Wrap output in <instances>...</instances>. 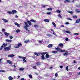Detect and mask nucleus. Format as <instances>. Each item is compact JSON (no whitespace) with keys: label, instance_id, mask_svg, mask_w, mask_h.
<instances>
[{"label":"nucleus","instance_id":"f257e3e1","mask_svg":"<svg viewBox=\"0 0 80 80\" xmlns=\"http://www.w3.org/2000/svg\"><path fill=\"white\" fill-rule=\"evenodd\" d=\"M31 22H34V23H36L37 21L34 19H31L30 20V21H27V22L28 23L29 25H32V23H31Z\"/></svg>","mask_w":80,"mask_h":80},{"label":"nucleus","instance_id":"f03ea898","mask_svg":"<svg viewBox=\"0 0 80 80\" xmlns=\"http://www.w3.org/2000/svg\"><path fill=\"white\" fill-rule=\"evenodd\" d=\"M22 46V43H20L18 44H16V45L14 46V48H20V47Z\"/></svg>","mask_w":80,"mask_h":80},{"label":"nucleus","instance_id":"7ed1b4c3","mask_svg":"<svg viewBox=\"0 0 80 80\" xmlns=\"http://www.w3.org/2000/svg\"><path fill=\"white\" fill-rule=\"evenodd\" d=\"M7 45V44L4 43L0 48V50H2V48H3V47H5Z\"/></svg>","mask_w":80,"mask_h":80},{"label":"nucleus","instance_id":"20e7f679","mask_svg":"<svg viewBox=\"0 0 80 80\" xmlns=\"http://www.w3.org/2000/svg\"><path fill=\"white\" fill-rule=\"evenodd\" d=\"M10 50V48L8 47H6V48H4V51H8V50Z\"/></svg>","mask_w":80,"mask_h":80},{"label":"nucleus","instance_id":"39448f33","mask_svg":"<svg viewBox=\"0 0 80 80\" xmlns=\"http://www.w3.org/2000/svg\"><path fill=\"white\" fill-rule=\"evenodd\" d=\"M7 62L9 64H10V65H12L13 64V63H12V61L10 60H8L7 61Z\"/></svg>","mask_w":80,"mask_h":80},{"label":"nucleus","instance_id":"423d86ee","mask_svg":"<svg viewBox=\"0 0 80 80\" xmlns=\"http://www.w3.org/2000/svg\"><path fill=\"white\" fill-rule=\"evenodd\" d=\"M41 64H42V62H36V65H37L38 67L41 65Z\"/></svg>","mask_w":80,"mask_h":80},{"label":"nucleus","instance_id":"0eeeda50","mask_svg":"<svg viewBox=\"0 0 80 80\" xmlns=\"http://www.w3.org/2000/svg\"><path fill=\"white\" fill-rule=\"evenodd\" d=\"M63 32L64 33H69V34L71 33V32L68 31H65L64 30L63 31Z\"/></svg>","mask_w":80,"mask_h":80},{"label":"nucleus","instance_id":"6e6552de","mask_svg":"<svg viewBox=\"0 0 80 80\" xmlns=\"http://www.w3.org/2000/svg\"><path fill=\"white\" fill-rule=\"evenodd\" d=\"M12 14H14V13H16L17 12V11L16 10H13L12 11Z\"/></svg>","mask_w":80,"mask_h":80},{"label":"nucleus","instance_id":"1a4fd4ad","mask_svg":"<svg viewBox=\"0 0 80 80\" xmlns=\"http://www.w3.org/2000/svg\"><path fill=\"white\" fill-rule=\"evenodd\" d=\"M15 56V55L14 54H10L8 55V57H13Z\"/></svg>","mask_w":80,"mask_h":80},{"label":"nucleus","instance_id":"9d476101","mask_svg":"<svg viewBox=\"0 0 80 80\" xmlns=\"http://www.w3.org/2000/svg\"><path fill=\"white\" fill-rule=\"evenodd\" d=\"M80 22V18L77 19L76 21V23H78Z\"/></svg>","mask_w":80,"mask_h":80},{"label":"nucleus","instance_id":"9b49d317","mask_svg":"<svg viewBox=\"0 0 80 80\" xmlns=\"http://www.w3.org/2000/svg\"><path fill=\"white\" fill-rule=\"evenodd\" d=\"M14 24L15 25H17L18 27H20V24H18L17 22H14Z\"/></svg>","mask_w":80,"mask_h":80},{"label":"nucleus","instance_id":"f8f14e48","mask_svg":"<svg viewBox=\"0 0 80 80\" xmlns=\"http://www.w3.org/2000/svg\"><path fill=\"white\" fill-rule=\"evenodd\" d=\"M2 20H3L4 22V23H7V22H8V20L5 19H2Z\"/></svg>","mask_w":80,"mask_h":80},{"label":"nucleus","instance_id":"ddd939ff","mask_svg":"<svg viewBox=\"0 0 80 80\" xmlns=\"http://www.w3.org/2000/svg\"><path fill=\"white\" fill-rule=\"evenodd\" d=\"M53 47V45L52 44H50L48 46V48H52Z\"/></svg>","mask_w":80,"mask_h":80},{"label":"nucleus","instance_id":"4468645a","mask_svg":"<svg viewBox=\"0 0 80 80\" xmlns=\"http://www.w3.org/2000/svg\"><path fill=\"white\" fill-rule=\"evenodd\" d=\"M47 52H41V53L40 54L41 55H45L47 54Z\"/></svg>","mask_w":80,"mask_h":80},{"label":"nucleus","instance_id":"2eb2a0df","mask_svg":"<svg viewBox=\"0 0 80 80\" xmlns=\"http://www.w3.org/2000/svg\"><path fill=\"white\" fill-rule=\"evenodd\" d=\"M55 50H57V51H59V52H60V48H59L58 47V48H55Z\"/></svg>","mask_w":80,"mask_h":80},{"label":"nucleus","instance_id":"dca6fc26","mask_svg":"<svg viewBox=\"0 0 80 80\" xmlns=\"http://www.w3.org/2000/svg\"><path fill=\"white\" fill-rule=\"evenodd\" d=\"M64 3H70V0H65L64 1Z\"/></svg>","mask_w":80,"mask_h":80},{"label":"nucleus","instance_id":"f3484780","mask_svg":"<svg viewBox=\"0 0 80 80\" xmlns=\"http://www.w3.org/2000/svg\"><path fill=\"white\" fill-rule=\"evenodd\" d=\"M59 52H65V50H62L61 49H59Z\"/></svg>","mask_w":80,"mask_h":80},{"label":"nucleus","instance_id":"a211bd4d","mask_svg":"<svg viewBox=\"0 0 80 80\" xmlns=\"http://www.w3.org/2000/svg\"><path fill=\"white\" fill-rule=\"evenodd\" d=\"M44 21L46 22H50V20L48 19H45L44 20Z\"/></svg>","mask_w":80,"mask_h":80},{"label":"nucleus","instance_id":"6ab92c4d","mask_svg":"<svg viewBox=\"0 0 80 80\" xmlns=\"http://www.w3.org/2000/svg\"><path fill=\"white\" fill-rule=\"evenodd\" d=\"M29 27V26L28 25H25L24 26V28L25 29H28V28Z\"/></svg>","mask_w":80,"mask_h":80},{"label":"nucleus","instance_id":"aec40b11","mask_svg":"<svg viewBox=\"0 0 80 80\" xmlns=\"http://www.w3.org/2000/svg\"><path fill=\"white\" fill-rule=\"evenodd\" d=\"M23 58H24L23 59V62H27V60H25V59H26L27 58H26V57H24Z\"/></svg>","mask_w":80,"mask_h":80},{"label":"nucleus","instance_id":"412c9836","mask_svg":"<svg viewBox=\"0 0 80 80\" xmlns=\"http://www.w3.org/2000/svg\"><path fill=\"white\" fill-rule=\"evenodd\" d=\"M8 78L9 80H13V78L12 77V76H9Z\"/></svg>","mask_w":80,"mask_h":80},{"label":"nucleus","instance_id":"4be33fe9","mask_svg":"<svg viewBox=\"0 0 80 80\" xmlns=\"http://www.w3.org/2000/svg\"><path fill=\"white\" fill-rule=\"evenodd\" d=\"M59 46L60 47H63V44L62 43H60L59 45Z\"/></svg>","mask_w":80,"mask_h":80},{"label":"nucleus","instance_id":"5701e85b","mask_svg":"<svg viewBox=\"0 0 80 80\" xmlns=\"http://www.w3.org/2000/svg\"><path fill=\"white\" fill-rule=\"evenodd\" d=\"M6 42H12V40H10L6 39Z\"/></svg>","mask_w":80,"mask_h":80},{"label":"nucleus","instance_id":"b1692460","mask_svg":"<svg viewBox=\"0 0 80 80\" xmlns=\"http://www.w3.org/2000/svg\"><path fill=\"white\" fill-rule=\"evenodd\" d=\"M4 34L5 35H6V36H8V35H9V33L7 32H4Z\"/></svg>","mask_w":80,"mask_h":80},{"label":"nucleus","instance_id":"393cba45","mask_svg":"<svg viewBox=\"0 0 80 80\" xmlns=\"http://www.w3.org/2000/svg\"><path fill=\"white\" fill-rule=\"evenodd\" d=\"M64 56H65V55H68V52H66L63 54Z\"/></svg>","mask_w":80,"mask_h":80},{"label":"nucleus","instance_id":"a878e982","mask_svg":"<svg viewBox=\"0 0 80 80\" xmlns=\"http://www.w3.org/2000/svg\"><path fill=\"white\" fill-rule=\"evenodd\" d=\"M50 57V56L48 55V53L46 54V58H49V57Z\"/></svg>","mask_w":80,"mask_h":80},{"label":"nucleus","instance_id":"bb28decb","mask_svg":"<svg viewBox=\"0 0 80 80\" xmlns=\"http://www.w3.org/2000/svg\"><path fill=\"white\" fill-rule=\"evenodd\" d=\"M41 58L42 60H44V59H45V57L44 56V55H42L41 56Z\"/></svg>","mask_w":80,"mask_h":80},{"label":"nucleus","instance_id":"cd10ccee","mask_svg":"<svg viewBox=\"0 0 80 80\" xmlns=\"http://www.w3.org/2000/svg\"><path fill=\"white\" fill-rule=\"evenodd\" d=\"M23 70H24V68H19V70L20 71H23Z\"/></svg>","mask_w":80,"mask_h":80},{"label":"nucleus","instance_id":"c85d7f7f","mask_svg":"<svg viewBox=\"0 0 80 80\" xmlns=\"http://www.w3.org/2000/svg\"><path fill=\"white\" fill-rule=\"evenodd\" d=\"M47 10H48V11L51 10H51H52V8H47Z\"/></svg>","mask_w":80,"mask_h":80},{"label":"nucleus","instance_id":"c756f323","mask_svg":"<svg viewBox=\"0 0 80 80\" xmlns=\"http://www.w3.org/2000/svg\"><path fill=\"white\" fill-rule=\"evenodd\" d=\"M34 54V55H36L37 56H39V55H38V54L37 53V52H34L33 53Z\"/></svg>","mask_w":80,"mask_h":80},{"label":"nucleus","instance_id":"7c9ffc66","mask_svg":"<svg viewBox=\"0 0 80 80\" xmlns=\"http://www.w3.org/2000/svg\"><path fill=\"white\" fill-rule=\"evenodd\" d=\"M56 12H57V13H61V11H60V10H57L56 11Z\"/></svg>","mask_w":80,"mask_h":80},{"label":"nucleus","instance_id":"2f4dec72","mask_svg":"<svg viewBox=\"0 0 80 80\" xmlns=\"http://www.w3.org/2000/svg\"><path fill=\"white\" fill-rule=\"evenodd\" d=\"M20 30L19 29H17L16 31V32L17 33H18L19 32H20Z\"/></svg>","mask_w":80,"mask_h":80},{"label":"nucleus","instance_id":"473e14b6","mask_svg":"<svg viewBox=\"0 0 80 80\" xmlns=\"http://www.w3.org/2000/svg\"><path fill=\"white\" fill-rule=\"evenodd\" d=\"M32 68L34 69H37V66H34L32 67Z\"/></svg>","mask_w":80,"mask_h":80},{"label":"nucleus","instance_id":"72a5a7b5","mask_svg":"<svg viewBox=\"0 0 80 80\" xmlns=\"http://www.w3.org/2000/svg\"><path fill=\"white\" fill-rule=\"evenodd\" d=\"M8 13H9V14H13L12 13V12L11 11H8Z\"/></svg>","mask_w":80,"mask_h":80},{"label":"nucleus","instance_id":"f704fd0d","mask_svg":"<svg viewBox=\"0 0 80 80\" xmlns=\"http://www.w3.org/2000/svg\"><path fill=\"white\" fill-rule=\"evenodd\" d=\"M72 18H77V16L76 15L74 16H72Z\"/></svg>","mask_w":80,"mask_h":80},{"label":"nucleus","instance_id":"c9c22d12","mask_svg":"<svg viewBox=\"0 0 80 80\" xmlns=\"http://www.w3.org/2000/svg\"><path fill=\"white\" fill-rule=\"evenodd\" d=\"M29 77L30 78H32V76L31 74L29 75Z\"/></svg>","mask_w":80,"mask_h":80},{"label":"nucleus","instance_id":"e433bc0d","mask_svg":"<svg viewBox=\"0 0 80 80\" xmlns=\"http://www.w3.org/2000/svg\"><path fill=\"white\" fill-rule=\"evenodd\" d=\"M34 27H37V28H38L39 27V26H38V25H34Z\"/></svg>","mask_w":80,"mask_h":80},{"label":"nucleus","instance_id":"4c0bfd02","mask_svg":"<svg viewBox=\"0 0 80 80\" xmlns=\"http://www.w3.org/2000/svg\"><path fill=\"white\" fill-rule=\"evenodd\" d=\"M52 25H54L55 27H56V24H55V23H54V22H52Z\"/></svg>","mask_w":80,"mask_h":80},{"label":"nucleus","instance_id":"58836bf2","mask_svg":"<svg viewBox=\"0 0 80 80\" xmlns=\"http://www.w3.org/2000/svg\"><path fill=\"white\" fill-rule=\"evenodd\" d=\"M52 53H58V51H52Z\"/></svg>","mask_w":80,"mask_h":80},{"label":"nucleus","instance_id":"ea45409f","mask_svg":"<svg viewBox=\"0 0 80 80\" xmlns=\"http://www.w3.org/2000/svg\"><path fill=\"white\" fill-rule=\"evenodd\" d=\"M76 12H77V13H80V12L79 11V10L78 9H76Z\"/></svg>","mask_w":80,"mask_h":80},{"label":"nucleus","instance_id":"a19ab883","mask_svg":"<svg viewBox=\"0 0 80 80\" xmlns=\"http://www.w3.org/2000/svg\"><path fill=\"white\" fill-rule=\"evenodd\" d=\"M68 13H71V14H73V12L72 11H69Z\"/></svg>","mask_w":80,"mask_h":80},{"label":"nucleus","instance_id":"79ce46f5","mask_svg":"<svg viewBox=\"0 0 80 80\" xmlns=\"http://www.w3.org/2000/svg\"><path fill=\"white\" fill-rule=\"evenodd\" d=\"M29 42V40H28L27 41H24V43H28V42Z\"/></svg>","mask_w":80,"mask_h":80},{"label":"nucleus","instance_id":"37998d69","mask_svg":"<svg viewBox=\"0 0 80 80\" xmlns=\"http://www.w3.org/2000/svg\"><path fill=\"white\" fill-rule=\"evenodd\" d=\"M5 71L4 70H0V72H5Z\"/></svg>","mask_w":80,"mask_h":80},{"label":"nucleus","instance_id":"c03bdc74","mask_svg":"<svg viewBox=\"0 0 80 80\" xmlns=\"http://www.w3.org/2000/svg\"><path fill=\"white\" fill-rule=\"evenodd\" d=\"M58 17H59V18H62V17L60 14L58 15Z\"/></svg>","mask_w":80,"mask_h":80},{"label":"nucleus","instance_id":"a18cd8bd","mask_svg":"<svg viewBox=\"0 0 80 80\" xmlns=\"http://www.w3.org/2000/svg\"><path fill=\"white\" fill-rule=\"evenodd\" d=\"M74 35H79V34L78 33H74Z\"/></svg>","mask_w":80,"mask_h":80},{"label":"nucleus","instance_id":"49530a36","mask_svg":"<svg viewBox=\"0 0 80 80\" xmlns=\"http://www.w3.org/2000/svg\"><path fill=\"white\" fill-rule=\"evenodd\" d=\"M24 57H23L22 56H19V58H22V59H23Z\"/></svg>","mask_w":80,"mask_h":80},{"label":"nucleus","instance_id":"de8ad7c7","mask_svg":"<svg viewBox=\"0 0 80 80\" xmlns=\"http://www.w3.org/2000/svg\"><path fill=\"white\" fill-rule=\"evenodd\" d=\"M68 66L66 67V70H67V71H68Z\"/></svg>","mask_w":80,"mask_h":80},{"label":"nucleus","instance_id":"09e8293b","mask_svg":"<svg viewBox=\"0 0 80 80\" xmlns=\"http://www.w3.org/2000/svg\"><path fill=\"white\" fill-rule=\"evenodd\" d=\"M55 76H56V77H58V74L57 73H56L55 74Z\"/></svg>","mask_w":80,"mask_h":80},{"label":"nucleus","instance_id":"8fccbe9b","mask_svg":"<svg viewBox=\"0 0 80 80\" xmlns=\"http://www.w3.org/2000/svg\"><path fill=\"white\" fill-rule=\"evenodd\" d=\"M2 32H5V29L3 28L2 29Z\"/></svg>","mask_w":80,"mask_h":80},{"label":"nucleus","instance_id":"3c124183","mask_svg":"<svg viewBox=\"0 0 80 80\" xmlns=\"http://www.w3.org/2000/svg\"><path fill=\"white\" fill-rule=\"evenodd\" d=\"M39 43H42V41L39 40Z\"/></svg>","mask_w":80,"mask_h":80},{"label":"nucleus","instance_id":"603ef678","mask_svg":"<svg viewBox=\"0 0 80 80\" xmlns=\"http://www.w3.org/2000/svg\"><path fill=\"white\" fill-rule=\"evenodd\" d=\"M47 14H48V15H51V12H47Z\"/></svg>","mask_w":80,"mask_h":80},{"label":"nucleus","instance_id":"864d4df0","mask_svg":"<svg viewBox=\"0 0 80 80\" xmlns=\"http://www.w3.org/2000/svg\"><path fill=\"white\" fill-rule=\"evenodd\" d=\"M45 6H47V5H42V8H45Z\"/></svg>","mask_w":80,"mask_h":80},{"label":"nucleus","instance_id":"5fc2aeb1","mask_svg":"<svg viewBox=\"0 0 80 80\" xmlns=\"http://www.w3.org/2000/svg\"><path fill=\"white\" fill-rule=\"evenodd\" d=\"M9 37L10 38V39H12V38H13V37L12 36H9Z\"/></svg>","mask_w":80,"mask_h":80},{"label":"nucleus","instance_id":"6e6d98bb","mask_svg":"<svg viewBox=\"0 0 80 80\" xmlns=\"http://www.w3.org/2000/svg\"><path fill=\"white\" fill-rule=\"evenodd\" d=\"M24 23H25V25H28L27 22H24Z\"/></svg>","mask_w":80,"mask_h":80},{"label":"nucleus","instance_id":"4d7b16f0","mask_svg":"<svg viewBox=\"0 0 80 80\" xmlns=\"http://www.w3.org/2000/svg\"><path fill=\"white\" fill-rule=\"evenodd\" d=\"M45 77H48V74H45Z\"/></svg>","mask_w":80,"mask_h":80},{"label":"nucleus","instance_id":"13d9d810","mask_svg":"<svg viewBox=\"0 0 80 80\" xmlns=\"http://www.w3.org/2000/svg\"><path fill=\"white\" fill-rule=\"evenodd\" d=\"M66 41H68V38H66Z\"/></svg>","mask_w":80,"mask_h":80},{"label":"nucleus","instance_id":"bf43d9fd","mask_svg":"<svg viewBox=\"0 0 80 80\" xmlns=\"http://www.w3.org/2000/svg\"><path fill=\"white\" fill-rule=\"evenodd\" d=\"M26 31H28V32H30V30L28 29H26Z\"/></svg>","mask_w":80,"mask_h":80},{"label":"nucleus","instance_id":"052dcab7","mask_svg":"<svg viewBox=\"0 0 80 80\" xmlns=\"http://www.w3.org/2000/svg\"><path fill=\"white\" fill-rule=\"evenodd\" d=\"M66 25H68V24H69V22H66Z\"/></svg>","mask_w":80,"mask_h":80},{"label":"nucleus","instance_id":"680f3d73","mask_svg":"<svg viewBox=\"0 0 80 80\" xmlns=\"http://www.w3.org/2000/svg\"><path fill=\"white\" fill-rule=\"evenodd\" d=\"M68 19L69 20H72V19L70 18H68Z\"/></svg>","mask_w":80,"mask_h":80},{"label":"nucleus","instance_id":"e2e57ef3","mask_svg":"<svg viewBox=\"0 0 80 80\" xmlns=\"http://www.w3.org/2000/svg\"><path fill=\"white\" fill-rule=\"evenodd\" d=\"M52 33L53 34V35H56V33L54 32H52Z\"/></svg>","mask_w":80,"mask_h":80},{"label":"nucleus","instance_id":"0e129e2a","mask_svg":"<svg viewBox=\"0 0 80 80\" xmlns=\"http://www.w3.org/2000/svg\"><path fill=\"white\" fill-rule=\"evenodd\" d=\"M60 68H63V66H60Z\"/></svg>","mask_w":80,"mask_h":80},{"label":"nucleus","instance_id":"69168bd1","mask_svg":"<svg viewBox=\"0 0 80 80\" xmlns=\"http://www.w3.org/2000/svg\"><path fill=\"white\" fill-rule=\"evenodd\" d=\"M20 76H18V79H19V78H20Z\"/></svg>","mask_w":80,"mask_h":80},{"label":"nucleus","instance_id":"338daca9","mask_svg":"<svg viewBox=\"0 0 80 80\" xmlns=\"http://www.w3.org/2000/svg\"><path fill=\"white\" fill-rule=\"evenodd\" d=\"M21 80H25V79L24 78H22Z\"/></svg>","mask_w":80,"mask_h":80},{"label":"nucleus","instance_id":"774afa93","mask_svg":"<svg viewBox=\"0 0 80 80\" xmlns=\"http://www.w3.org/2000/svg\"><path fill=\"white\" fill-rule=\"evenodd\" d=\"M78 75H80V72H79L78 73Z\"/></svg>","mask_w":80,"mask_h":80}]
</instances>
